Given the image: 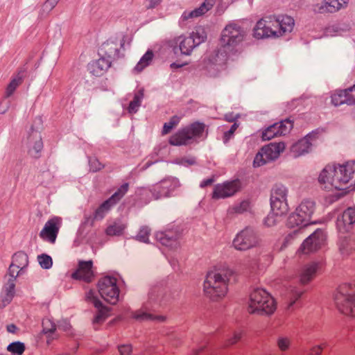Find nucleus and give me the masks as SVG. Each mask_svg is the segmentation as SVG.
<instances>
[{"label":"nucleus","mask_w":355,"mask_h":355,"mask_svg":"<svg viewBox=\"0 0 355 355\" xmlns=\"http://www.w3.org/2000/svg\"><path fill=\"white\" fill-rule=\"evenodd\" d=\"M128 184L125 183L109 198V200L114 205L118 202L128 191Z\"/></svg>","instance_id":"nucleus-40"},{"label":"nucleus","mask_w":355,"mask_h":355,"mask_svg":"<svg viewBox=\"0 0 355 355\" xmlns=\"http://www.w3.org/2000/svg\"><path fill=\"white\" fill-rule=\"evenodd\" d=\"M187 63H181V64H178L176 62H173L171 64V68L172 69H178V68H180L184 65H186Z\"/></svg>","instance_id":"nucleus-64"},{"label":"nucleus","mask_w":355,"mask_h":355,"mask_svg":"<svg viewBox=\"0 0 355 355\" xmlns=\"http://www.w3.org/2000/svg\"><path fill=\"white\" fill-rule=\"evenodd\" d=\"M180 41V49L181 53L185 55H189L194 48V41L192 37H182L178 38Z\"/></svg>","instance_id":"nucleus-30"},{"label":"nucleus","mask_w":355,"mask_h":355,"mask_svg":"<svg viewBox=\"0 0 355 355\" xmlns=\"http://www.w3.org/2000/svg\"><path fill=\"white\" fill-rule=\"evenodd\" d=\"M288 191L283 185H276L272 190L270 200L287 201Z\"/></svg>","instance_id":"nucleus-31"},{"label":"nucleus","mask_w":355,"mask_h":355,"mask_svg":"<svg viewBox=\"0 0 355 355\" xmlns=\"http://www.w3.org/2000/svg\"><path fill=\"white\" fill-rule=\"evenodd\" d=\"M110 67V62L105 58H101L93 62L89 66L92 73L96 76L103 75Z\"/></svg>","instance_id":"nucleus-24"},{"label":"nucleus","mask_w":355,"mask_h":355,"mask_svg":"<svg viewBox=\"0 0 355 355\" xmlns=\"http://www.w3.org/2000/svg\"><path fill=\"white\" fill-rule=\"evenodd\" d=\"M302 295V291L297 288L291 289L288 293L289 306H292L296 301H297L301 297Z\"/></svg>","instance_id":"nucleus-45"},{"label":"nucleus","mask_w":355,"mask_h":355,"mask_svg":"<svg viewBox=\"0 0 355 355\" xmlns=\"http://www.w3.org/2000/svg\"><path fill=\"white\" fill-rule=\"evenodd\" d=\"M153 58V53L151 51H148L141 58L139 62L135 67L137 72H141L144 68L150 64Z\"/></svg>","instance_id":"nucleus-34"},{"label":"nucleus","mask_w":355,"mask_h":355,"mask_svg":"<svg viewBox=\"0 0 355 355\" xmlns=\"http://www.w3.org/2000/svg\"><path fill=\"white\" fill-rule=\"evenodd\" d=\"M60 226L61 219L54 217L46 223L43 230L40 233V236L44 240L53 243L55 241Z\"/></svg>","instance_id":"nucleus-16"},{"label":"nucleus","mask_w":355,"mask_h":355,"mask_svg":"<svg viewBox=\"0 0 355 355\" xmlns=\"http://www.w3.org/2000/svg\"><path fill=\"white\" fill-rule=\"evenodd\" d=\"M293 122L288 119L269 126L262 134L263 140H270L278 136L285 135L293 128Z\"/></svg>","instance_id":"nucleus-14"},{"label":"nucleus","mask_w":355,"mask_h":355,"mask_svg":"<svg viewBox=\"0 0 355 355\" xmlns=\"http://www.w3.org/2000/svg\"><path fill=\"white\" fill-rule=\"evenodd\" d=\"M349 290L348 285L340 286L335 294V304L342 313L355 317V293Z\"/></svg>","instance_id":"nucleus-7"},{"label":"nucleus","mask_w":355,"mask_h":355,"mask_svg":"<svg viewBox=\"0 0 355 355\" xmlns=\"http://www.w3.org/2000/svg\"><path fill=\"white\" fill-rule=\"evenodd\" d=\"M271 210L276 214L277 216H284L288 211V206L287 201H277L275 200H270Z\"/></svg>","instance_id":"nucleus-29"},{"label":"nucleus","mask_w":355,"mask_h":355,"mask_svg":"<svg viewBox=\"0 0 355 355\" xmlns=\"http://www.w3.org/2000/svg\"><path fill=\"white\" fill-rule=\"evenodd\" d=\"M315 210V203L311 200H304L288 219L291 227H299L301 229L311 223L312 215Z\"/></svg>","instance_id":"nucleus-5"},{"label":"nucleus","mask_w":355,"mask_h":355,"mask_svg":"<svg viewBox=\"0 0 355 355\" xmlns=\"http://www.w3.org/2000/svg\"><path fill=\"white\" fill-rule=\"evenodd\" d=\"M116 282L114 277H104L98 283V292L102 298L112 304L119 300V290Z\"/></svg>","instance_id":"nucleus-9"},{"label":"nucleus","mask_w":355,"mask_h":355,"mask_svg":"<svg viewBox=\"0 0 355 355\" xmlns=\"http://www.w3.org/2000/svg\"><path fill=\"white\" fill-rule=\"evenodd\" d=\"M314 138V135H308L303 139L293 144L290 148L291 154L293 157H297L308 153L311 149L312 141Z\"/></svg>","instance_id":"nucleus-18"},{"label":"nucleus","mask_w":355,"mask_h":355,"mask_svg":"<svg viewBox=\"0 0 355 355\" xmlns=\"http://www.w3.org/2000/svg\"><path fill=\"white\" fill-rule=\"evenodd\" d=\"M355 173V161L343 164L329 163L320 172L318 182L320 188L330 193V202H334L348 193V185Z\"/></svg>","instance_id":"nucleus-1"},{"label":"nucleus","mask_w":355,"mask_h":355,"mask_svg":"<svg viewBox=\"0 0 355 355\" xmlns=\"http://www.w3.org/2000/svg\"><path fill=\"white\" fill-rule=\"evenodd\" d=\"M245 32L238 25L230 24L222 31L220 45V47L233 53L236 46L243 40Z\"/></svg>","instance_id":"nucleus-6"},{"label":"nucleus","mask_w":355,"mask_h":355,"mask_svg":"<svg viewBox=\"0 0 355 355\" xmlns=\"http://www.w3.org/2000/svg\"><path fill=\"white\" fill-rule=\"evenodd\" d=\"M250 208V202L248 200H243L239 205L233 207L236 213L241 214L249 210Z\"/></svg>","instance_id":"nucleus-51"},{"label":"nucleus","mask_w":355,"mask_h":355,"mask_svg":"<svg viewBox=\"0 0 355 355\" xmlns=\"http://www.w3.org/2000/svg\"><path fill=\"white\" fill-rule=\"evenodd\" d=\"M347 104L355 103V85L345 89Z\"/></svg>","instance_id":"nucleus-53"},{"label":"nucleus","mask_w":355,"mask_h":355,"mask_svg":"<svg viewBox=\"0 0 355 355\" xmlns=\"http://www.w3.org/2000/svg\"><path fill=\"white\" fill-rule=\"evenodd\" d=\"M22 74L18 73L16 76L13 77L6 87L5 92L6 96H10L15 92V89L22 83Z\"/></svg>","instance_id":"nucleus-32"},{"label":"nucleus","mask_w":355,"mask_h":355,"mask_svg":"<svg viewBox=\"0 0 355 355\" xmlns=\"http://www.w3.org/2000/svg\"><path fill=\"white\" fill-rule=\"evenodd\" d=\"M238 125L235 123L232 125L230 130L225 133L224 137L225 141H227L230 137L233 135V133L235 132V130L237 129Z\"/></svg>","instance_id":"nucleus-61"},{"label":"nucleus","mask_w":355,"mask_h":355,"mask_svg":"<svg viewBox=\"0 0 355 355\" xmlns=\"http://www.w3.org/2000/svg\"><path fill=\"white\" fill-rule=\"evenodd\" d=\"M42 324L43 331L45 334L51 333L55 330V324L52 323L49 320H44Z\"/></svg>","instance_id":"nucleus-55"},{"label":"nucleus","mask_w":355,"mask_h":355,"mask_svg":"<svg viewBox=\"0 0 355 355\" xmlns=\"http://www.w3.org/2000/svg\"><path fill=\"white\" fill-rule=\"evenodd\" d=\"M87 300L92 302L95 307H98L101 305V302L95 296V293L93 291H89L86 295Z\"/></svg>","instance_id":"nucleus-56"},{"label":"nucleus","mask_w":355,"mask_h":355,"mask_svg":"<svg viewBox=\"0 0 355 355\" xmlns=\"http://www.w3.org/2000/svg\"><path fill=\"white\" fill-rule=\"evenodd\" d=\"M144 97L143 91H139L135 96L133 100L130 103L129 112L131 113L136 112L138 107L140 106L141 99Z\"/></svg>","instance_id":"nucleus-39"},{"label":"nucleus","mask_w":355,"mask_h":355,"mask_svg":"<svg viewBox=\"0 0 355 355\" xmlns=\"http://www.w3.org/2000/svg\"><path fill=\"white\" fill-rule=\"evenodd\" d=\"M21 270V268L16 267L11 263L8 270V273L5 277L6 280L15 282L16 277L19 275Z\"/></svg>","instance_id":"nucleus-43"},{"label":"nucleus","mask_w":355,"mask_h":355,"mask_svg":"<svg viewBox=\"0 0 355 355\" xmlns=\"http://www.w3.org/2000/svg\"><path fill=\"white\" fill-rule=\"evenodd\" d=\"M240 338H241V334L235 333L233 336V338L229 340V344L234 345V344L236 343L240 340Z\"/></svg>","instance_id":"nucleus-62"},{"label":"nucleus","mask_w":355,"mask_h":355,"mask_svg":"<svg viewBox=\"0 0 355 355\" xmlns=\"http://www.w3.org/2000/svg\"><path fill=\"white\" fill-rule=\"evenodd\" d=\"M15 282L6 281L0 296V308L5 307L12 301L15 296Z\"/></svg>","instance_id":"nucleus-21"},{"label":"nucleus","mask_w":355,"mask_h":355,"mask_svg":"<svg viewBox=\"0 0 355 355\" xmlns=\"http://www.w3.org/2000/svg\"><path fill=\"white\" fill-rule=\"evenodd\" d=\"M130 317L138 321H147V320H159L163 321L164 317L161 315H156L152 313H147L143 310H138L135 312H132Z\"/></svg>","instance_id":"nucleus-27"},{"label":"nucleus","mask_w":355,"mask_h":355,"mask_svg":"<svg viewBox=\"0 0 355 355\" xmlns=\"http://www.w3.org/2000/svg\"><path fill=\"white\" fill-rule=\"evenodd\" d=\"M189 37H192L194 41L195 46L196 45L200 44L202 42L206 40V34L202 29L197 30L196 32H193Z\"/></svg>","instance_id":"nucleus-46"},{"label":"nucleus","mask_w":355,"mask_h":355,"mask_svg":"<svg viewBox=\"0 0 355 355\" xmlns=\"http://www.w3.org/2000/svg\"><path fill=\"white\" fill-rule=\"evenodd\" d=\"M277 309L275 298L265 289L255 288L249 296L248 311L250 313L271 315Z\"/></svg>","instance_id":"nucleus-4"},{"label":"nucleus","mask_w":355,"mask_h":355,"mask_svg":"<svg viewBox=\"0 0 355 355\" xmlns=\"http://www.w3.org/2000/svg\"><path fill=\"white\" fill-rule=\"evenodd\" d=\"M119 355H132V348L130 345H122L118 348Z\"/></svg>","instance_id":"nucleus-57"},{"label":"nucleus","mask_w":355,"mask_h":355,"mask_svg":"<svg viewBox=\"0 0 355 355\" xmlns=\"http://www.w3.org/2000/svg\"><path fill=\"white\" fill-rule=\"evenodd\" d=\"M282 216H277L276 214L274 213L272 210H271V211L266 218L264 223L268 227H272L279 221Z\"/></svg>","instance_id":"nucleus-47"},{"label":"nucleus","mask_w":355,"mask_h":355,"mask_svg":"<svg viewBox=\"0 0 355 355\" xmlns=\"http://www.w3.org/2000/svg\"><path fill=\"white\" fill-rule=\"evenodd\" d=\"M94 272L92 270V261H80L78 268L72 273L71 277L75 279L83 280L86 282L92 281Z\"/></svg>","instance_id":"nucleus-17"},{"label":"nucleus","mask_w":355,"mask_h":355,"mask_svg":"<svg viewBox=\"0 0 355 355\" xmlns=\"http://www.w3.org/2000/svg\"><path fill=\"white\" fill-rule=\"evenodd\" d=\"M257 263L254 261H248L243 263L240 266V271L244 274L252 272L257 268Z\"/></svg>","instance_id":"nucleus-48"},{"label":"nucleus","mask_w":355,"mask_h":355,"mask_svg":"<svg viewBox=\"0 0 355 355\" xmlns=\"http://www.w3.org/2000/svg\"><path fill=\"white\" fill-rule=\"evenodd\" d=\"M331 103L335 106L340 105L343 103L347 104L345 89L338 90L333 93L331 95Z\"/></svg>","instance_id":"nucleus-37"},{"label":"nucleus","mask_w":355,"mask_h":355,"mask_svg":"<svg viewBox=\"0 0 355 355\" xmlns=\"http://www.w3.org/2000/svg\"><path fill=\"white\" fill-rule=\"evenodd\" d=\"M38 261L40 266L46 269L50 268L53 263L51 257L46 254L38 256Z\"/></svg>","instance_id":"nucleus-50"},{"label":"nucleus","mask_w":355,"mask_h":355,"mask_svg":"<svg viewBox=\"0 0 355 355\" xmlns=\"http://www.w3.org/2000/svg\"><path fill=\"white\" fill-rule=\"evenodd\" d=\"M325 347V344H320L313 346L310 349L309 355H320Z\"/></svg>","instance_id":"nucleus-58"},{"label":"nucleus","mask_w":355,"mask_h":355,"mask_svg":"<svg viewBox=\"0 0 355 355\" xmlns=\"http://www.w3.org/2000/svg\"><path fill=\"white\" fill-rule=\"evenodd\" d=\"M355 223V208L349 207L337 220V227L340 232H347Z\"/></svg>","instance_id":"nucleus-20"},{"label":"nucleus","mask_w":355,"mask_h":355,"mask_svg":"<svg viewBox=\"0 0 355 355\" xmlns=\"http://www.w3.org/2000/svg\"><path fill=\"white\" fill-rule=\"evenodd\" d=\"M7 349L13 354L21 355L25 350V346L21 343L16 342L9 345Z\"/></svg>","instance_id":"nucleus-44"},{"label":"nucleus","mask_w":355,"mask_h":355,"mask_svg":"<svg viewBox=\"0 0 355 355\" xmlns=\"http://www.w3.org/2000/svg\"><path fill=\"white\" fill-rule=\"evenodd\" d=\"M144 1L146 3V8L148 9H152L159 6L162 0H144Z\"/></svg>","instance_id":"nucleus-59"},{"label":"nucleus","mask_w":355,"mask_h":355,"mask_svg":"<svg viewBox=\"0 0 355 355\" xmlns=\"http://www.w3.org/2000/svg\"><path fill=\"white\" fill-rule=\"evenodd\" d=\"M98 309L97 313L94 318L93 324L94 328L96 329L98 328V326L101 325L110 315V309L102 305H98V307H96Z\"/></svg>","instance_id":"nucleus-28"},{"label":"nucleus","mask_w":355,"mask_h":355,"mask_svg":"<svg viewBox=\"0 0 355 355\" xmlns=\"http://www.w3.org/2000/svg\"><path fill=\"white\" fill-rule=\"evenodd\" d=\"M125 228V225L114 222L107 227L105 233L108 236H119L123 233Z\"/></svg>","instance_id":"nucleus-36"},{"label":"nucleus","mask_w":355,"mask_h":355,"mask_svg":"<svg viewBox=\"0 0 355 355\" xmlns=\"http://www.w3.org/2000/svg\"><path fill=\"white\" fill-rule=\"evenodd\" d=\"M214 0H205L199 8L191 11H185L182 15V18L187 20L200 17L209 10L214 6Z\"/></svg>","instance_id":"nucleus-22"},{"label":"nucleus","mask_w":355,"mask_h":355,"mask_svg":"<svg viewBox=\"0 0 355 355\" xmlns=\"http://www.w3.org/2000/svg\"><path fill=\"white\" fill-rule=\"evenodd\" d=\"M241 188V184L239 180L217 184L214 187L212 198L219 199L230 197L238 192Z\"/></svg>","instance_id":"nucleus-13"},{"label":"nucleus","mask_w":355,"mask_h":355,"mask_svg":"<svg viewBox=\"0 0 355 355\" xmlns=\"http://www.w3.org/2000/svg\"><path fill=\"white\" fill-rule=\"evenodd\" d=\"M230 278L226 274L210 271L203 282V294L211 302H218L227 296L229 291Z\"/></svg>","instance_id":"nucleus-3"},{"label":"nucleus","mask_w":355,"mask_h":355,"mask_svg":"<svg viewBox=\"0 0 355 355\" xmlns=\"http://www.w3.org/2000/svg\"><path fill=\"white\" fill-rule=\"evenodd\" d=\"M326 244V235L321 230H316L308 237L298 250L299 253L309 254L322 249Z\"/></svg>","instance_id":"nucleus-12"},{"label":"nucleus","mask_w":355,"mask_h":355,"mask_svg":"<svg viewBox=\"0 0 355 355\" xmlns=\"http://www.w3.org/2000/svg\"><path fill=\"white\" fill-rule=\"evenodd\" d=\"M294 19L288 15H269L263 17L256 24L254 35L257 38L280 37L293 31Z\"/></svg>","instance_id":"nucleus-2"},{"label":"nucleus","mask_w":355,"mask_h":355,"mask_svg":"<svg viewBox=\"0 0 355 355\" xmlns=\"http://www.w3.org/2000/svg\"><path fill=\"white\" fill-rule=\"evenodd\" d=\"M263 152L265 153V157L268 160H272L277 158L280 153L283 152L285 148L284 143H271L268 146L262 148Z\"/></svg>","instance_id":"nucleus-23"},{"label":"nucleus","mask_w":355,"mask_h":355,"mask_svg":"<svg viewBox=\"0 0 355 355\" xmlns=\"http://www.w3.org/2000/svg\"><path fill=\"white\" fill-rule=\"evenodd\" d=\"M259 239L255 232L246 228L240 232L233 241V245L238 250H247L259 245Z\"/></svg>","instance_id":"nucleus-11"},{"label":"nucleus","mask_w":355,"mask_h":355,"mask_svg":"<svg viewBox=\"0 0 355 355\" xmlns=\"http://www.w3.org/2000/svg\"><path fill=\"white\" fill-rule=\"evenodd\" d=\"M28 144L30 145L29 153L31 156L37 157L43 148L41 137L37 135L30 136Z\"/></svg>","instance_id":"nucleus-26"},{"label":"nucleus","mask_w":355,"mask_h":355,"mask_svg":"<svg viewBox=\"0 0 355 355\" xmlns=\"http://www.w3.org/2000/svg\"><path fill=\"white\" fill-rule=\"evenodd\" d=\"M292 344L291 338L287 336H279L276 339V345L279 351H288Z\"/></svg>","instance_id":"nucleus-35"},{"label":"nucleus","mask_w":355,"mask_h":355,"mask_svg":"<svg viewBox=\"0 0 355 355\" xmlns=\"http://www.w3.org/2000/svg\"><path fill=\"white\" fill-rule=\"evenodd\" d=\"M100 50L102 53L110 57L116 53L117 46L112 41H107L101 45Z\"/></svg>","instance_id":"nucleus-38"},{"label":"nucleus","mask_w":355,"mask_h":355,"mask_svg":"<svg viewBox=\"0 0 355 355\" xmlns=\"http://www.w3.org/2000/svg\"><path fill=\"white\" fill-rule=\"evenodd\" d=\"M174 184L171 180H165L156 184L153 187L154 192H157L156 198L166 197L169 195L170 191L173 189Z\"/></svg>","instance_id":"nucleus-25"},{"label":"nucleus","mask_w":355,"mask_h":355,"mask_svg":"<svg viewBox=\"0 0 355 355\" xmlns=\"http://www.w3.org/2000/svg\"><path fill=\"white\" fill-rule=\"evenodd\" d=\"M230 53H232L220 47L218 51L212 52L205 58L204 67L209 72L223 69L227 63Z\"/></svg>","instance_id":"nucleus-10"},{"label":"nucleus","mask_w":355,"mask_h":355,"mask_svg":"<svg viewBox=\"0 0 355 355\" xmlns=\"http://www.w3.org/2000/svg\"><path fill=\"white\" fill-rule=\"evenodd\" d=\"M157 238L160 241L162 244L166 245V246L172 245V243L174 242V241H173L168 238H164V234H160L159 236H157Z\"/></svg>","instance_id":"nucleus-60"},{"label":"nucleus","mask_w":355,"mask_h":355,"mask_svg":"<svg viewBox=\"0 0 355 355\" xmlns=\"http://www.w3.org/2000/svg\"><path fill=\"white\" fill-rule=\"evenodd\" d=\"M114 205V204L108 199L105 201L96 210L95 212L94 217L95 218H103L106 211H107L110 208Z\"/></svg>","instance_id":"nucleus-41"},{"label":"nucleus","mask_w":355,"mask_h":355,"mask_svg":"<svg viewBox=\"0 0 355 355\" xmlns=\"http://www.w3.org/2000/svg\"><path fill=\"white\" fill-rule=\"evenodd\" d=\"M7 330L10 333H15L17 330V327L15 324H9L7 326Z\"/></svg>","instance_id":"nucleus-63"},{"label":"nucleus","mask_w":355,"mask_h":355,"mask_svg":"<svg viewBox=\"0 0 355 355\" xmlns=\"http://www.w3.org/2000/svg\"><path fill=\"white\" fill-rule=\"evenodd\" d=\"M348 0H325L315 5L314 10L320 13L334 12L347 6Z\"/></svg>","instance_id":"nucleus-19"},{"label":"nucleus","mask_w":355,"mask_h":355,"mask_svg":"<svg viewBox=\"0 0 355 355\" xmlns=\"http://www.w3.org/2000/svg\"><path fill=\"white\" fill-rule=\"evenodd\" d=\"M89 166L90 169L94 172L98 171L104 168V165L96 157L90 158Z\"/></svg>","instance_id":"nucleus-52"},{"label":"nucleus","mask_w":355,"mask_h":355,"mask_svg":"<svg viewBox=\"0 0 355 355\" xmlns=\"http://www.w3.org/2000/svg\"><path fill=\"white\" fill-rule=\"evenodd\" d=\"M268 161L269 160L265 157V153H263V148H261V151L256 155L253 165L254 167H259L266 164Z\"/></svg>","instance_id":"nucleus-49"},{"label":"nucleus","mask_w":355,"mask_h":355,"mask_svg":"<svg viewBox=\"0 0 355 355\" xmlns=\"http://www.w3.org/2000/svg\"><path fill=\"white\" fill-rule=\"evenodd\" d=\"M28 259L26 254L22 252L15 253L12 257V264L23 270L28 266Z\"/></svg>","instance_id":"nucleus-33"},{"label":"nucleus","mask_w":355,"mask_h":355,"mask_svg":"<svg viewBox=\"0 0 355 355\" xmlns=\"http://www.w3.org/2000/svg\"><path fill=\"white\" fill-rule=\"evenodd\" d=\"M180 121V118L178 116H173L171 118L170 121L168 123H165L162 130V134L166 135L171 132V130L174 128Z\"/></svg>","instance_id":"nucleus-42"},{"label":"nucleus","mask_w":355,"mask_h":355,"mask_svg":"<svg viewBox=\"0 0 355 355\" xmlns=\"http://www.w3.org/2000/svg\"><path fill=\"white\" fill-rule=\"evenodd\" d=\"M150 234V230L148 227H143L140 230L137 237L141 241L147 243L148 241V236Z\"/></svg>","instance_id":"nucleus-54"},{"label":"nucleus","mask_w":355,"mask_h":355,"mask_svg":"<svg viewBox=\"0 0 355 355\" xmlns=\"http://www.w3.org/2000/svg\"><path fill=\"white\" fill-rule=\"evenodd\" d=\"M205 125L204 123H194L188 127L173 135L169 139V143L173 146L187 145L196 137L202 136L205 131Z\"/></svg>","instance_id":"nucleus-8"},{"label":"nucleus","mask_w":355,"mask_h":355,"mask_svg":"<svg viewBox=\"0 0 355 355\" xmlns=\"http://www.w3.org/2000/svg\"><path fill=\"white\" fill-rule=\"evenodd\" d=\"M321 261H312L304 265L298 272L299 280L302 284H307L313 281L322 268Z\"/></svg>","instance_id":"nucleus-15"}]
</instances>
